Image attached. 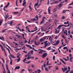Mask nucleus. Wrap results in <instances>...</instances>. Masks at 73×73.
<instances>
[{
	"mask_svg": "<svg viewBox=\"0 0 73 73\" xmlns=\"http://www.w3.org/2000/svg\"><path fill=\"white\" fill-rule=\"evenodd\" d=\"M36 29L35 30L33 31H32L31 32H35V31H37V27H36V28L34 29Z\"/></svg>",
	"mask_w": 73,
	"mask_h": 73,
	"instance_id": "23",
	"label": "nucleus"
},
{
	"mask_svg": "<svg viewBox=\"0 0 73 73\" xmlns=\"http://www.w3.org/2000/svg\"><path fill=\"white\" fill-rule=\"evenodd\" d=\"M67 32H68V31L67 30H66L64 32V34H66V36L68 35V34H67Z\"/></svg>",
	"mask_w": 73,
	"mask_h": 73,
	"instance_id": "16",
	"label": "nucleus"
},
{
	"mask_svg": "<svg viewBox=\"0 0 73 73\" xmlns=\"http://www.w3.org/2000/svg\"><path fill=\"white\" fill-rule=\"evenodd\" d=\"M55 43H54V41H52V43H51L52 44V45L54 46L57 45L58 44L60 43V41L59 40H58L57 41H55Z\"/></svg>",
	"mask_w": 73,
	"mask_h": 73,
	"instance_id": "1",
	"label": "nucleus"
},
{
	"mask_svg": "<svg viewBox=\"0 0 73 73\" xmlns=\"http://www.w3.org/2000/svg\"><path fill=\"white\" fill-rule=\"evenodd\" d=\"M51 47V46L49 47L47 49H48V50H51V48H50Z\"/></svg>",
	"mask_w": 73,
	"mask_h": 73,
	"instance_id": "31",
	"label": "nucleus"
},
{
	"mask_svg": "<svg viewBox=\"0 0 73 73\" xmlns=\"http://www.w3.org/2000/svg\"><path fill=\"white\" fill-rule=\"evenodd\" d=\"M53 10V12H56V9H54Z\"/></svg>",
	"mask_w": 73,
	"mask_h": 73,
	"instance_id": "57",
	"label": "nucleus"
},
{
	"mask_svg": "<svg viewBox=\"0 0 73 73\" xmlns=\"http://www.w3.org/2000/svg\"><path fill=\"white\" fill-rule=\"evenodd\" d=\"M13 13L15 15H16V14H18L19 13V12H13Z\"/></svg>",
	"mask_w": 73,
	"mask_h": 73,
	"instance_id": "28",
	"label": "nucleus"
},
{
	"mask_svg": "<svg viewBox=\"0 0 73 73\" xmlns=\"http://www.w3.org/2000/svg\"><path fill=\"white\" fill-rule=\"evenodd\" d=\"M13 21H11V22L10 23V24L11 26H12V24H13Z\"/></svg>",
	"mask_w": 73,
	"mask_h": 73,
	"instance_id": "27",
	"label": "nucleus"
},
{
	"mask_svg": "<svg viewBox=\"0 0 73 73\" xmlns=\"http://www.w3.org/2000/svg\"><path fill=\"white\" fill-rule=\"evenodd\" d=\"M45 64H46V62H45L44 64V68H45Z\"/></svg>",
	"mask_w": 73,
	"mask_h": 73,
	"instance_id": "59",
	"label": "nucleus"
},
{
	"mask_svg": "<svg viewBox=\"0 0 73 73\" xmlns=\"http://www.w3.org/2000/svg\"><path fill=\"white\" fill-rule=\"evenodd\" d=\"M3 23V20H1L0 21V25H1V24Z\"/></svg>",
	"mask_w": 73,
	"mask_h": 73,
	"instance_id": "35",
	"label": "nucleus"
},
{
	"mask_svg": "<svg viewBox=\"0 0 73 73\" xmlns=\"http://www.w3.org/2000/svg\"><path fill=\"white\" fill-rule=\"evenodd\" d=\"M29 8L30 9H31V11L32 10V8H31V5H30L29 6Z\"/></svg>",
	"mask_w": 73,
	"mask_h": 73,
	"instance_id": "34",
	"label": "nucleus"
},
{
	"mask_svg": "<svg viewBox=\"0 0 73 73\" xmlns=\"http://www.w3.org/2000/svg\"><path fill=\"white\" fill-rule=\"evenodd\" d=\"M73 57H72L71 58H70V60L71 62H72V61H72V59H73Z\"/></svg>",
	"mask_w": 73,
	"mask_h": 73,
	"instance_id": "32",
	"label": "nucleus"
},
{
	"mask_svg": "<svg viewBox=\"0 0 73 73\" xmlns=\"http://www.w3.org/2000/svg\"><path fill=\"white\" fill-rule=\"evenodd\" d=\"M69 37H70L71 38H72V34H70L69 36Z\"/></svg>",
	"mask_w": 73,
	"mask_h": 73,
	"instance_id": "37",
	"label": "nucleus"
},
{
	"mask_svg": "<svg viewBox=\"0 0 73 73\" xmlns=\"http://www.w3.org/2000/svg\"><path fill=\"white\" fill-rule=\"evenodd\" d=\"M35 45H38V44L37 43V42H36V41H35Z\"/></svg>",
	"mask_w": 73,
	"mask_h": 73,
	"instance_id": "41",
	"label": "nucleus"
},
{
	"mask_svg": "<svg viewBox=\"0 0 73 73\" xmlns=\"http://www.w3.org/2000/svg\"><path fill=\"white\" fill-rule=\"evenodd\" d=\"M31 54H33V50H31L30 51Z\"/></svg>",
	"mask_w": 73,
	"mask_h": 73,
	"instance_id": "43",
	"label": "nucleus"
},
{
	"mask_svg": "<svg viewBox=\"0 0 73 73\" xmlns=\"http://www.w3.org/2000/svg\"><path fill=\"white\" fill-rule=\"evenodd\" d=\"M7 30H8V29H6L4 30H3L2 31V33H4V32H5V31H7Z\"/></svg>",
	"mask_w": 73,
	"mask_h": 73,
	"instance_id": "42",
	"label": "nucleus"
},
{
	"mask_svg": "<svg viewBox=\"0 0 73 73\" xmlns=\"http://www.w3.org/2000/svg\"><path fill=\"white\" fill-rule=\"evenodd\" d=\"M51 7H49L48 9V11L49 14H51V13H50V8Z\"/></svg>",
	"mask_w": 73,
	"mask_h": 73,
	"instance_id": "10",
	"label": "nucleus"
},
{
	"mask_svg": "<svg viewBox=\"0 0 73 73\" xmlns=\"http://www.w3.org/2000/svg\"><path fill=\"white\" fill-rule=\"evenodd\" d=\"M63 58V59L64 60H65V61H68V60H69L66 59V58Z\"/></svg>",
	"mask_w": 73,
	"mask_h": 73,
	"instance_id": "45",
	"label": "nucleus"
},
{
	"mask_svg": "<svg viewBox=\"0 0 73 73\" xmlns=\"http://www.w3.org/2000/svg\"><path fill=\"white\" fill-rule=\"evenodd\" d=\"M21 55V54H19V55H18L17 56V58H19L20 57V56Z\"/></svg>",
	"mask_w": 73,
	"mask_h": 73,
	"instance_id": "55",
	"label": "nucleus"
},
{
	"mask_svg": "<svg viewBox=\"0 0 73 73\" xmlns=\"http://www.w3.org/2000/svg\"><path fill=\"white\" fill-rule=\"evenodd\" d=\"M42 52H43V50H41L39 51V54H41Z\"/></svg>",
	"mask_w": 73,
	"mask_h": 73,
	"instance_id": "20",
	"label": "nucleus"
},
{
	"mask_svg": "<svg viewBox=\"0 0 73 73\" xmlns=\"http://www.w3.org/2000/svg\"><path fill=\"white\" fill-rule=\"evenodd\" d=\"M42 10H41V11L39 12V14L38 15H40L41 14V12H42Z\"/></svg>",
	"mask_w": 73,
	"mask_h": 73,
	"instance_id": "50",
	"label": "nucleus"
},
{
	"mask_svg": "<svg viewBox=\"0 0 73 73\" xmlns=\"http://www.w3.org/2000/svg\"><path fill=\"white\" fill-rule=\"evenodd\" d=\"M37 72H41V70L40 69H38L37 70Z\"/></svg>",
	"mask_w": 73,
	"mask_h": 73,
	"instance_id": "51",
	"label": "nucleus"
},
{
	"mask_svg": "<svg viewBox=\"0 0 73 73\" xmlns=\"http://www.w3.org/2000/svg\"><path fill=\"white\" fill-rule=\"evenodd\" d=\"M73 5V2L69 5Z\"/></svg>",
	"mask_w": 73,
	"mask_h": 73,
	"instance_id": "46",
	"label": "nucleus"
},
{
	"mask_svg": "<svg viewBox=\"0 0 73 73\" xmlns=\"http://www.w3.org/2000/svg\"><path fill=\"white\" fill-rule=\"evenodd\" d=\"M25 70L24 69H23L21 71V73H23V72Z\"/></svg>",
	"mask_w": 73,
	"mask_h": 73,
	"instance_id": "36",
	"label": "nucleus"
},
{
	"mask_svg": "<svg viewBox=\"0 0 73 73\" xmlns=\"http://www.w3.org/2000/svg\"><path fill=\"white\" fill-rule=\"evenodd\" d=\"M30 54V52H29L28 54H27V55H25V57H26L28 56V55H29V54Z\"/></svg>",
	"mask_w": 73,
	"mask_h": 73,
	"instance_id": "40",
	"label": "nucleus"
},
{
	"mask_svg": "<svg viewBox=\"0 0 73 73\" xmlns=\"http://www.w3.org/2000/svg\"><path fill=\"white\" fill-rule=\"evenodd\" d=\"M28 70L29 72V73H31V72H32L33 70L32 69L29 70V68L28 69Z\"/></svg>",
	"mask_w": 73,
	"mask_h": 73,
	"instance_id": "21",
	"label": "nucleus"
},
{
	"mask_svg": "<svg viewBox=\"0 0 73 73\" xmlns=\"http://www.w3.org/2000/svg\"><path fill=\"white\" fill-rule=\"evenodd\" d=\"M45 69V71H46V72H48L49 71V69H48V67H46Z\"/></svg>",
	"mask_w": 73,
	"mask_h": 73,
	"instance_id": "18",
	"label": "nucleus"
},
{
	"mask_svg": "<svg viewBox=\"0 0 73 73\" xmlns=\"http://www.w3.org/2000/svg\"><path fill=\"white\" fill-rule=\"evenodd\" d=\"M70 31L69 30L68 31V35H70Z\"/></svg>",
	"mask_w": 73,
	"mask_h": 73,
	"instance_id": "58",
	"label": "nucleus"
},
{
	"mask_svg": "<svg viewBox=\"0 0 73 73\" xmlns=\"http://www.w3.org/2000/svg\"><path fill=\"white\" fill-rule=\"evenodd\" d=\"M20 68V67L19 66H16L15 69L14 70H15L16 69H19Z\"/></svg>",
	"mask_w": 73,
	"mask_h": 73,
	"instance_id": "11",
	"label": "nucleus"
},
{
	"mask_svg": "<svg viewBox=\"0 0 73 73\" xmlns=\"http://www.w3.org/2000/svg\"><path fill=\"white\" fill-rule=\"evenodd\" d=\"M68 70H69V71H70V68L69 67H68Z\"/></svg>",
	"mask_w": 73,
	"mask_h": 73,
	"instance_id": "61",
	"label": "nucleus"
},
{
	"mask_svg": "<svg viewBox=\"0 0 73 73\" xmlns=\"http://www.w3.org/2000/svg\"><path fill=\"white\" fill-rule=\"evenodd\" d=\"M26 0H24L23 1V3L22 4L23 6L24 7H26L27 5H26Z\"/></svg>",
	"mask_w": 73,
	"mask_h": 73,
	"instance_id": "2",
	"label": "nucleus"
},
{
	"mask_svg": "<svg viewBox=\"0 0 73 73\" xmlns=\"http://www.w3.org/2000/svg\"><path fill=\"white\" fill-rule=\"evenodd\" d=\"M58 1H55L54 2V4H58Z\"/></svg>",
	"mask_w": 73,
	"mask_h": 73,
	"instance_id": "22",
	"label": "nucleus"
},
{
	"mask_svg": "<svg viewBox=\"0 0 73 73\" xmlns=\"http://www.w3.org/2000/svg\"><path fill=\"white\" fill-rule=\"evenodd\" d=\"M30 58L32 59H33L34 58V57L33 56H31L30 55Z\"/></svg>",
	"mask_w": 73,
	"mask_h": 73,
	"instance_id": "48",
	"label": "nucleus"
},
{
	"mask_svg": "<svg viewBox=\"0 0 73 73\" xmlns=\"http://www.w3.org/2000/svg\"><path fill=\"white\" fill-rule=\"evenodd\" d=\"M0 46L1 47V49H2V51H4V52H5V49L4 48V47H3V46L2 45H1V44H0Z\"/></svg>",
	"mask_w": 73,
	"mask_h": 73,
	"instance_id": "6",
	"label": "nucleus"
},
{
	"mask_svg": "<svg viewBox=\"0 0 73 73\" xmlns=\"http://www.w3.org/2000/svg\"><path fill=\"white\" fill-rule=\"evenodd\" d=\"M17 60V62H19V61L20 60V58H19L18 59H16V60Z\"/></svg>",
	"mask_w": 73,
	"mask_h": 73,
	"instance_id": "26",
	"label": "nucleus"
},
{
	"mask_svg": "<svg viewBox=\"0 0 73 73\" xmlns=\"http://www.w3.org/2000/svg\"><path fill=\"white\" fill-rule=\"evenodd\" d=\"M29 59H31V55H28L27 58V60H29Z\"/></svg>",
	"mask_w": 73,
	"mask_h": 73,
	"instance_id": "19",
	"label": "nucleus"
},
{
	"mask_svg": "<svg viewBox=\"0 0 73 73\" xmlns=\"http://www.w3.org/2000/svg\"><path fill=\"white\" fill-rule=\"evenodd\" d=\"M17 1H18V0H17L16 2V5L17 7H18V5H17Z\"/></svg>",
	"mask_w": 73,
	"mask_h": 73,
	"instance_id": "30",
	"label": "nucleus"
},
{
	"mask_svg": "<svg viewBox=\"0 0 73 73\" xmlns=\"http://www.w3.org/2000/svg\"><path fill=\"white\" fill-rule=\"evenodd\" d=\"M55 33H57V29H55Z\"/></svg>",
	"mask_w": 73,
	"mask_h": 73,
	"instance_id": "60",
	"label": "nucleus"
},
{
	"mask_svg": "<svg viewBox=\"0 0 73 73\" xmlns=\"http://www.w3.org/2000/svg\"><path fill=\"white\" fill-rule=\"evenodd\" d=\"M35 18H36V19H38V16L37 15H36L35 16Z\"/></svg>",
	"mask_w": 73,
	"mask_h": 73,
	"instance_id": "64",
	"label": "nucleus"
},
{
	"mask_svg": "<svg viewBox=\"0 0 73 73\" xmlns=\"http://www.w3.org/2000/svg\"><path fill=\"white\" fill-rule=\"evenodd\" d=\"M66 12V10H64L63 11L62 13H65Z\"/></svg>",
	"mask_w": 73,
	"mask_h": 73,
	"instance_id": "54",
	"label": "nucleus"
},
{
	"mask_svg": "<svg viewBox=\"0 0 73 73\" xmlns=\"http://www.w3.org/2000/svg\"><path fill=\"white\" fill-rule=\"evenodd\" d=\"M64 26H65V25H60L58 26V27L57 28V29H58L59 30L60 29V28L61 27H64Z\"/></svg>",
	"mask_w": 73,
	"mask_h": 73,
	"instance_id": "8",
	"label": "nucleus"
},
{
	"mask_svg": "<svg viewBox=\"0 0 73 73\" xmlns=\"http://www.w3.org/2000/svg\"><path fill=\"white\" fill-rule=\"evenodd\" d=\"M47 55H48V54L46 52L43 53L42 55V58H45V57L47 56Z\"/></svg>",
	"mask_w": 73,
	"mask_h": 73,
	"instance_id": "3",
	"label": "nucleus"
},
{
	"mask_svg": "<svg viewBox=\"0 0 73 73\" xmlns=\"http://www.w3.org/2000/svg\"><path fill=\"white\" fill-rule=\"evenodd\" d=\"M9 5V3H8V4L5 6V8H7L8 7Z\"/></svg>",
	"mask_w": 73,
	"mask_h": 73,
	"instance_id": "24",
	"label": "nucleus"
},
{
	"mask_svg": "<svg viewBox=\"0 0 73 73\" xmlns=\"http://www.w3.org/2000/svg\"><path fill=\"white\" fill-rule=\"evenodd\" d=\"M38 19H37V20L36 19H32L31 20V21H38Z\"/></svg>",
	"mask_w": 73,
	"mask_h": 73,
	"instance_id": "13",
	"label": "nucleus"
},
{
	"mask_svg": "<svg viewBox=\"0 0 73 73\" xmlns=\"http://www.w3.org/2000/svg\"><path fill=\"white\" fill-rule=\"evenodd\" d=\"M26 29H27V30H29V28H28V27L27 26L26 27Z\"/></svg>",
	"mask_w": 73,
	"mask_h": 73,
	"instance_id": "56",
	"label": "nucleus"
},
{
	"mask_svg": "<svg viewBox=\"0 0 73 73\" xmlns=\"http://www.w3.org/2000/svg\"><path fill=\"white\" fill-rule=\"evenodd\" d=\"M10 56L11 57H12V58H15V56H14V55L11 54V53H10Z\"/></svg>",
	"mask_w": 73,
	"mask_h": 73,
	"instance_id": "17",
	"label": "nucleus"
},
{
	"mask_svg": "<svg viewBox=\"0 0 73 73\" xmlns=\"http://www.w3.org/2000/svg\"><path fill=\"white\" fill-rule=\"evenodd\" d=\"M27 58H26L24 60H23V62H25V61H26V60H27Z\"/></svg>",
	"mask_w": 73,
	"mask_h": 73,
	"instance_id": "38",
	"label": "nucleus"
},
{
	"mask_svg": "<svg viewBox=\"0 0 73 73\" xmlns=\"http://www.w3.org/2000/svg\"><path fill=\"white\" fill-rule=\"evenodd\" d=\"M8 24V23H6L4 25V27L6 28L7 27V24Z\"/></svg>",
	"mask_w": 73,
	"mask_h": 73,
	"instance_id": "25",
	"label": "nucleus"
},
{
	"mask_svg": "<svg viewBox=\"0 0 73 73\" xmlns=\"http://www.w3.org/2000/svg\"><path fill=\"white\" fill-rule=\"evenodd\" d=\"M60 60L63 63V64H64V65H66V63L65 62H64V61H63V60H62V59L60 58Z\"/></svg>",
	"mask_w": 73,
	"mask_h": 73,
	"instance_id": "15",
	"label": "nucleus"
},
{
	"mask_svg": "<svg viewBox=\"0 0 73 73\" xmlns=\"http://www.w3.org/2000/svg\"><path fill=\"white\" fill-rule=\"evenodd\" d=\"M44 21H45V20H44V19H42V20L40 23V25H41V24H42L43 23H44Z\"/></svg>",
	"mask_w": 73,
	"mask_h": 73,
	"instance_id": "9",
	"label": "nucleus"
},
{
	"mask_svg": "<svg viewBox=\"0 0 73 73\" xmlns=\"http://www.w3.org/2000/svg\"><path fill=\"white\" fill-rule=\"evenodd\" d=\"M26 46H27V47H30V45H26Z\"/></svg>",
	"mask_w": 73,
	"mask_h": 73,
	"instance_id": "62",
	"label": "nucleus"
},
{
	"mask_svg": "<svg viewBox=\"0 0 73 73\" xmlns=\"http://www.w3.org/2000/svg\"><path fill=\"white\" fill-rule=\"evenodd\" d=\"M9 58L11 60V61L10 64H11V65H12V60L11 58V57H9Z\"/></svg>",
	"mask_w": 73,
	"mask_h": 73,
	"instance_id": "14",
	"label": "nucleus"
},
{
	"mask_svg": "<svg viewBox=\"0 0 73 73\" xmlns=\"http://www.w3.org/2000/svg\"><path fill=\"white\" fill-rule=\"evenodd\" d=\"M31 62V61H29L26 62V64H29Z\"/></svg>",
	"mask_w": 73,
	"mask_h": 73,
	"instance_id": "49",
	"label": "nucleus"
},
{
	"mask_svg": "<svg viewBox=\"0 0 73 73\" xmlns=\"http://www.w3.org/2000/svg\"><path fill=\"white\" fill-rule=\"evenodd\" d=\"M43 40H44V39H43V38H42L40 40V41H41V42H42Z\"/></svg>",
	"mask_w": 73,
	"mask_h": 73,
	"instance_id": "44",
	"label": "nucleus"
},
{
	"mask_svg": "<svg viewBox=\"0 0 73 73\" xmlns=\"http://www.w3.org/2000/svg\"><path fill=\"white\" fill-rule=\"evenodd\" d=\"M38 2H37L36 4H35L34 5V7H35V6H37V5H38Z\"/></svg>",
	"mask_w": 73,
	"mask_h": 73,
	"instance_id": "39",
	"label": "nucleus"
},
{
	"mask_svg": "<svg viewBox=\"0 0 73 73\" xmlns=\"http://www.w3.org/2000/svg\"><path fill=\"white\" fill-rule=\"evenodd\" d=\"M52 58L54 60H55V56H53Z\"/></svg>",
	"mask_w": 73,
	"mask_h": 73,
	"instance_id": "52",
	"label": "nucleus"
},
{
	"mask_svg": "<svg viewBox=\"0 0 73 73\" xmlns=\"http://www.w3.org/2000/svg\"><path fill=\"white\" fill-rule=\"evenodd\" d=\"M6 68H7V70H8V65H6Z\"/></svg>",
	"mask_w": 73,
	"mask_h": 73,
	"instance_id": "47",
	"label": "nucleus"
},
{
	"mask_svg": "<svg viewBox=\"0 0 73 73\" xmlns=\"http://www.w3.org/2000/svg\"><path fill=\"white\" fill-rule=\"evenodd\" d=\"M46 37H47V36H45L44 37H43L42 38L43 39V40H45V39H46Z\"/></svg>",
	"mask_w": 73,
	"mask_h": 73,
	"instance_id": "33",
	"label": "nucleus"
},
{
	"mask_svg": "<svg viewBox=\"0 0 73 73\" xmlns=\"http://www.w3.org/2000/svg\"><path fill=\"white\" fill-rule=\"evenodd\" d=\"M44 42V46H43V48H46V47L48 46V43H47V41H46L45 42Z\"/></svg>",
	"mask_w": 73,
	"mask_h": 73,
	"instance_id": "4",
	"label": "nucleus"
},
{
	"mask_svg": "<svg viewBox=\"0 0 73 73\" xmlns=\"http://www.w3.org/2000/svg\"><path fill=\"white\" fill-rule=\"evenodd\" d=\"M67 48H67V47H66V46L64 47L63 48V49H66Z\"/></svg>",
	"mask_w": 73,
	"mask_h": 73,
	"instance_id": "53",
	"label": "nucleus"
},
{
	"mask_svg": "<svg viewBox=\"0 0 73 73\" xmlns=\"http://www.w3.org/2000/svg\"><path fill=\"white\" fill-rule=\"evenodd\" d=\"M62 69L63 72H65L66 71V70H67V68H62Z\"/></svg>",
	"mask_w": 73,
	"mask_h": 73,
	"instance_id": "7",
	"label": "nucleus"
},
{
	"mask_svg": "<svg viewBox=\"0 0 73 73\" xmlns=\"http://www.w3.org/2000/svg\"><path fill=\"white\" fill-rule=\"evenodd\" d=\"M62 2L59 3L58 5V7H59L58 9H60V8H61V7L62 6Z\"/></svg>",
	"mask_w": 73,
	"mask_h": 73,
	"instance_id": "5",
	"label": "nucleus"
},
{
	"mask_svg": "<svg viewBox=\"0 0 73 73\" xmlns=\"http://www.w3.org/2000/svg\"><path fill=\"white\" fill-rule=\"evenodd\" d=\"M70 73H73V70L71 71Z\"/></svg>",
	"mask_w": 73,
	"mask_h": 73,
	"instance_id": "63",
	"label": "nucleus"
},
{
	"mask_svg": "<svg viewBox=\"0 0 73 73\" xmlns=\"http://www.w3.org/2000/svg\"><path fill=\"white\" fill-rule=\"evenodd\" d=\"M9 17V15H8V13H7L6 15V17L5 19H7V17Z\"/></svg>",
	"mask_w": 73,
	"mask_h": 73,
	"instance_id": "29",
	"label": "nucleus"
},
{
	"mask_svg": "<svg viewBox=\"0 0 73 73\" xmlns=\"http://www.w3.org/2000/svg\"><path fill=\"white\" fill-rule=\"evenodd\" d=\"M52 38L51 37H50L49 38V40L51 43H53V41H52Z\"/></svg>",
	"mask_w": 73,
	"mask_h": 73,
	"instance_id": "12",
	"label": "nucleus"
}]
</instances>
